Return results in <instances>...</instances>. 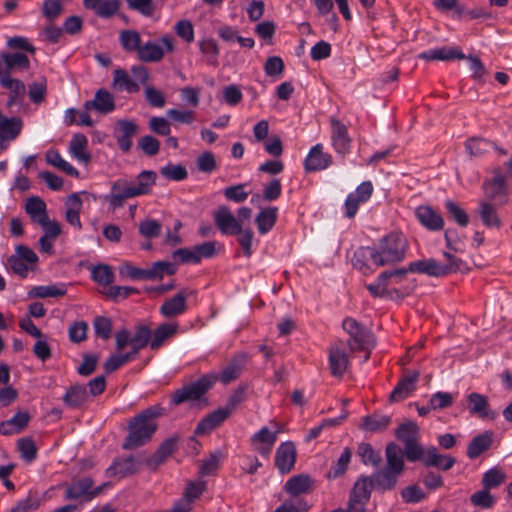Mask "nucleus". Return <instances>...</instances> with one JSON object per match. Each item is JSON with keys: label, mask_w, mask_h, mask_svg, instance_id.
<instances>
[{"label": "nucleus", "mask_w": 512, "mask_h": 512, "mask_svg": "<svg viewBox=\"0 0 512 512\" xmlns=\"http://www.w3.org/2000/svg\"><path fill=\"white\" fill-rule=\"evenodd\" d=\"M408 270H410V273L423 274L429 277H446L442 263L434 258L412 261L408 264Z\"/></svg>", "instance_id": "22"}, {"label": "nucleus", "mask_w": 512, "mask_h": 512, "mask_svg": "<svg viewBox=\"0 0 512 512\" xmlns=\"http://www.w3.org/2000/svg\"><path fill=\"white\" fill-rule=\"evenodd\" d=\"M113 75V83L118 90L127 91L129 93L139 91L138 84L129 77L125 70L116 69L114 70Z\"/></svg>", "instance_id": "48"}, {"label": "nucleus", "mask_w": 512, "mask_h": 512, "mask_svg": "<svg viewBox=\"0 0 512 512\" xmlns=\"http://www.w3.org/2000/svg\"><path fill=\"white\" fill-rule=\"evenodd\" d=\"M178 330V324L177 323H163L158 328H156L151 333V341H150V348L152 350L159 349L163 343L174 336L177 333Z\"/></svg>", "instance_id": "37"}, {"label": "nucleus", "mask_w": 512, "mask_h": 512, "mask_svg": "<svg viewBox=\"0 0 512 512\" xmlns=\"http://www.w3.org/2000/svg\"><path fill=\"white\" fill-rule=\"evenodd\" d=\"M479 215L482 223L488 228H500L501 220L497 214L496 208L488 203L481 202L479 206Z\"/></svg>", "instance_id": "43"}, {"label": "nucleus", "mask_w": 512, "mask_h": 512, "mask_svg": "<svg viewBox=\"0 0 512 512\" xmlns=\"http://www.w3.org/2000/svg\"><path fill=\"white\" fill-rule=\"evenodd\" d=\"M46 161L70 176L78 177L79 175L78 170L64 160L58 151H48L46 154Z\"/></svg>", "instance_id": "53"}, {"label": "nucleus", "mask_w": 512, "mask_h": 512, "mask_svg": "<svg viewBox=\"0 0 512 512\" xmlns=\"http://www.w3.org/2000/svg\"><path fill=\"white\" fill-rule=\"evenodd\" d=\"M91 278L101 286H110L114 282L115 274L111 266L99 264L91 269Z\"/></svg>", "instance_id": "42"}, {"label": "nucleus", "mask_w": 512, "mask_h": 512, "mask_svg": "<svg viewBox=\"0 0 512 512\" xmlns=\"http://www.w3.org/2000/svg\"><path fill=\"white\" fill-rule=\"evenodd\" d=\"M87 146V137L82 133H76L70 141L69 149L78 161L87 163L91 158L90 154L86 152Z\"/></svg>", "instance_id": "40"}, {"label": "nucleus", "mask_w": 512, "mask_h": 512, "mask_svg": "<svg viewBox=\"0 0 512 512\" xmlns=\"http://www.w3.org/2000/svg\"><path fill=\"white\" fill-rule=\"evenodd\" d=\"M418 461H422L426 467H435L443 471L450 470L456 463V459L450 455L440 454L436 447L423 448Z\"/></svg>", "instance_id": "12"}, {"label": "nucleus", "mask_w": 512, "mask_h": 512, "mask_svg": "<svg viewBox=\"0 0 512 512\" xmlns=\"http://www.w3.org/2000/svg\"><path fill=\"white\" fill-rule=\"evenodd\" d=\"M506 480L505 473L499 468H492L484 473L482 485L485 489H493L502 485Z\"/></svg>", "instance_id": "57"}, {"label": "nucleus", "mask_w": 512, "mask_h": 512, "mask_svg": "<svg viewBox=\"0 0 512 512\" xmlns=\"http://www.w3.org/2000/svg\"><path fill=\"white\" fill-rule=\"evenodd\" d=\"M108 484L94 486V481L90 477H83L73 481L65 491V498L86 503L92 501L103 491Z\"/></svg>", "instance_id": "6"}, {"label": "nucleus", "mask_w": 512, "mask_h": 512, "mask_svg": "<svg viewBox=\"0 0 512 512\" xmlns=\"http://www.w3.org/2000/svg\"><path fill=\"white\" fill-rule=\"evenodd\" d=\"M351 263L363 275H370L374 272L373 266L379 268L373 247H359L354 252Z\"/></svg>", "instance_id": "16"}, {"label": "nucleus", "mask_w": 512, "mask_h": 512, "mask_svg": "<svg viewBox=\"0 0 512 512\" xmlns=\"http://www.w3.org/2000/svg\"><path fill=\"white\" fill-rule=\"evenodd\" d=\"M330 124L333 148L338 154H347L351 148V138L347 126L336 118H331Z\"/></svg>", "instance_id": "19"}, {"label": "nucleus", "mask_w": 512, "mask_h": 512, "mask_svg": "<svg viewBox=\"0 0 512 512\" xmlns=\"http://www.w3.org/2000/svg\"><path fill=\"white\" fill-rule=\"evenodd\" d=\"M137 471L136 461L132 457L123 460L115 461L108 469L107 472L111 476L124 477L133 474Z\"/></svg>", "instance_id": "47"}, {"label": "nucleus", "mask_w": 512, "mask_h": 512, "mask_svg": "<svg viewBox=\"0 0 512 512\" xmlns=\"http://www.w3.org/2000/svg\"><path fill=\"white\" fill-rule=\"evenodd\" d=\"M469 412L481 419H495L496 413L489 409V402L486 396L473 392L468 395Z\"/></svg>", "instance_id": "31"}, {"label": "nucleus", "mask_w": 512, "mask_h": 512, "mask_svg": "<svg viewBox=\"0 0 512 512\" xmlns=\"http://www.w3.org/2000/svg\"><path fill=\"white\" fill-rule=\"evenodd\" d=\"M0 84L9 91V99L6 103L7 107L11 108L14 105L23 103L26 95V87L21 80L12 78L9 73H2Z\"/></svg>", "instance_id": "20"}, {"label": "nucleus", "mask_w": 512, "mask_h": 512, "mask_svg": "<svg viewBox=\"0 0 512 512\" xmlns=\"http://www.w3.org/2000/svg\"><path fill=\"white\" fill-rule=\"evenodd\" d=\"M23 121L19 117H7L0 111V153L21 133Z\"/></svg>", "instance_id": "10"}, {"label": "nucleus", "mask_w": 512, "mask_h": 512, "mask_svg": "<svg viewBox=\"0 0 512 512\" xmlns=\"http://www.w3.org/2000/svg\"><path fill=\"white\" fill-rule=\"evenodd\" d=\"M218 381V374L211 372L203 375L197 381L189 383L176 390L171 397L174 405H179L186 401H197L206 394Z\"/></svg>", "instance_id": "4"}, {"label": "nucleus", "mask_w": 512, "mask_h": 512, "mask_svg": "<svg viewBox=\"0 0 512 512\" xmlns=\"http://www.w3.org/2000/svg\"><path fill=\"white\" fill-rule=\"evenodd\" d=\"M396 437L404 444V454L408 461L416 462L420 458L423 447L418 443L419 427L415 422L408 421L401 424Z\"/></svg>", "instance_id": "5"}, {"label": "nucleus", "mask_w": 512, "mask_h": 512, "mask_svg": "<svg viewBox=\"0 0 512 512\" xmlns=\"http://www.w3.org/2000/svg\"><path fill=\"white\" fill-rule=\"evenodd\" d=\"M131 181L127 179H118L113 182L110 193L105 196V200L113 208H120L124 205L125 200L135 198Z\"/></svg>", "instance_id": "14"}, {"label": "nucleus", "mask_w": 512, "mask_h": 512, "mask_svg": "<svg viewBox=\"0 0 512 512\" xmlns=\"http://www.w3.org/2000/svg\"><path fill=\"white\" fill-rule=\"evenodd\" d=\"M277 441V432H271L267 427H262L250 438L252 448L260 455L268 457Z\"/></svg>", "instance_id": "21"}, {"label": "nucleus", "mask_w": 512, "mask_h": 512, "mask_svg": "<svg viewBox=\"0 0 512 512\" xmlns=\"http://www.w3.org/2000/svg\"><path fill=\"white\" fill-rule=\"evenodd\" d=\"M378 266H386L401 262L405 258L407 240L400 233H390L381 238L374 246Z\"/></svg>", "instance_id": "2"}, {"label": "nucleus", "mask_w": 512, "mask_h": 512, "mask_svg": "<svg viewBox=\"0 0 512 512\" xmlns=\"http://www.w3.org/2000/svg\"><path fill=\"white\" fill-rule=\"evenodd\" d=\"M176 271L175 264L168 261H157L147 269V280H161L165 274L174 275Z\"/></svg>", "instance_id": "45"}, {"label": "nucleus", "mask_w": 512, "mask_h": 512, "mask_svg": "<svg viewBox=\"0 0 512 512\" xmlns=\"http://www.w3.org/2000/svg\"><path fill=\"white\" fill-rule=\"evenodd\" d=\"M296 447L292 441L281 443L276 449L275 466L281 474L289 473L295 466Z\"/></svg>", "instance_id": "17"}, {"label": "nucleus", "mask_w": 512, "mask_h": 512, "mask_svg": "<svg viewBox=\"0 0 512 512\" xmlns=\"http://www.w3.org/2000/svg\"><path fill=\"white\" fill-rule=\"evenodd\" d=\"M419 58L426 61H450L455 59H465L466 56L463 54L460 48L452 47H440L423 51L419 54Z\"/></svg>", "instance_id": "28"}, {"label": "nucleus", "mask_w": 512, "mask_h": 512, "mask_svg": "<svg viewBox=\"0 0 512 512\" xmlns=\"http://www.w3.org/2000/svg\"><path fill=\"white\" fill-rule=\"evenodd\" d=\"M66 294V289L64 286L57 285H40L33 287L28 296L30 298H48V297H60Z\"/></svg>", "instance_id": "49"}, {"label": "nucleus", "mask_w": 512, "mask_h": 512, "mask_svg": "<svg viewBox=\"0 0 512 512\" xmlns=\"http://www.w3.org/2000/svg\"><path fill=\"white\" fill-rule=\"evenodd\" d=\"M400 474L387 468L380 469L370 477L374 483V488L381 491H389L395 488Z\"/></svg>", "instance_id": "32"}, {"label": "nucleus", "mask_w": 512, "mask_h": 512, "mask_svg": "<svg viewBox=\"0 0 512 512\" xmlns=\"http://www.w3.org/2000/svg\"><path fill=\"white\" fill-rule=\"evenodd\" d=\"M352 451L349 447H345L337 462L333 464L327 474L328 478L336 479L342 476L348 467V464L351 461Z\"/></svg>", "instance_id": "52"}, {"label": "nucleus", "mask_w": 512, "mask_h": 512, "mask_svg": "<svg viewBox=\"0 0 512 512\" xmlns=\"http://www.w3.org/2000/svg\"><path fill=\"white\" fill-rule=\"evenodd\" d=\"M466 150L472 156H481L488 152L492 148H496L495 145L484 138H471L465 143Z\"/></svg>", "instance_id": "54"}, {"label": "nucleus", "mask_w": 512, "mask_h": 512, "mask_svg": "<svg viewBox=\"0 0 512 512\" xmlns=\"http://www.w3.org/2000/svg\"><path fill=\"white\" fill-rule=\"evenodd\" d=\"M119 42L126 52H138L141 47V36L136 30H123L119 34Z\"/></svg>", "instance_id": "46"}, {"label": "nucleus", "mask_w": 512, "mask_h": 512, "mask_svg": "<svg viewBox=\"0 0 512 512\" xmlns=\"http://www.w3.org/2000/svg\"><path fill=\"white\" fill-rule=\"evenodd\" d=\"M329 370L333 377L342 378L349 367V357L342 342L330 345L328 349Z\"/></svg>", "instance_id": "11"}, {"label": "nucleus", "mask_w": 512, "mask_h": 512, "mask_svg": "<svg viewBox=\"0 0 512 512\" xmlns=\"http://www.w3.org/2000/svg\"><path fill=\"white\" fill-rule=\"evenodd\" d=\"M444 206L449 217L453 219L459 226L466 227L468 225L469 217L467 213L456 202L448 199L444 202Z\"/></svg>", "instance_id": "56"}, {"label": "nucleus", "mask_w": 512, "mask_h": 512, "mask_svg": "<svg viewBox=\"0 0 512 512\" xmlns=\"http://www.w3.org/2000/svg\"><path fill=\"white\" fill-rule=\"evenodd\" d=\"M229 411L222 407L206 415L197 425L195 433L204 435L210 433L216 427L220 426L228 417Z\"/></svg>", "instance_id": "30"}, {"label": "nucleus", "mask_w": 512, "mask_h": 512, "mask_svg": "<svg viewBox=\"0 0 512 512\" xmlns=\"http://www.w3.org/2000/svg\"><path fill=\"white\" fill-rule=\"evenodd\" d=\"M492 437L493 433L490 431H485L484 433L474 437L468 445L467 456L470 459H475L483 452L487 451L492 445Z\"/></svg>", "instance_id": "34"}, {"label": "nucleus", "mask_w": 512, "mask_h": 512, "mask_svg": "<svg viewBox=\"0 0 512 512\" xmlns=\"http://www.w3.org/2000/svg\"><path fill=\"white\" fill-rule=\"evenodd\" d=\"M25 211L30 216L32 221L36 223H39L48 217L46 203L37 196H32L27 199L25 204Z\"/></svg>", "instance_id": "39"}, {"label": "nucleus", "mask_w": 512, "mask_h": 512, "mask_svg": "<svg viewBox=\"0 0 512 512\" xmlns=\"http://www.w3.org/2000/svg\"><path fill=\"white\" fill-rule=\"evenodd\" d=\"M160 43L163 45V48L151 41L141 44L137 52L138 59L146 63L159 62L163 59L165 52H174V39L171 35L165 34L161 36Z\"/></svg>", "instance_id": "7"}, {"label": "nucleus", "mask_w": 512, "mask_h": 512, "mask_svg": "<svg viewBox=\"0 0 512 512\" xmlns=\"http://www.w3.org/2000/svg\"><path fill=\"white\" fill-rule=\"evenodd\" d=\"M195 294L189 288L181 289L176 295L166 299L160 306L159 312L165 318H174L184 314L187 309V299Z\"/></svg>", "instance_id": "8"}, {"label": "nucleus", "mask_w": 512, "mask_h": 512, "mask_svg": "<svg viewBox=\"0 0 512 512\" xmlns=\"http://www.w3.org/2000/svg\"><path fill=\"white\" fill-rule=\"evenodd\" d=\"M163 414V408L152 405L135 415L128 424V435L122 445L125 450H132L147 444L156 432L157 418Z\"/></svg>", "instance_id": "1"}, {"label": "nucleus", "mask_w": 512, "mask_h": 512, "mask_svg": "<svg viewBox=\"0 0 512 512\" xmlns=\"http://www.w3.org/2000/svg\"><path fill=\"white\" fill-rule=\"evenodd\" d=\"M373 190L371 181H364L357 186L354 192L349 193L344 203L345 216L350 219L353 218L359 206L371 198Z\"/></svg>", "instance_id": "9"}, {"label": "nucleus", "mask_w": 512, "mask_h": 512, "mask_svg": "<svg viewBox=\"0 0 512 512\" xmlns=\"http://www.w3.org/2000/svg\"><path fill=\"white\" fill-rule=\"evenodd\" d=\"M94 331L97 337L107 340L112 334V321L105 316H96L93 321Z\"/></svg>", "instance_id": "62"}, {"label": "nucleus", "mask_w": 512, "mask_h": 512, "mask_svg": "<svg viewBox=\"0 0 512 512\" xmlns=\"http://www.w3.org/2000/svg\"><path fill=\"white\" fill-rule=\"evenodd\" d=\"M86 111L96 110L102 114H108L115 109V102L112 94L105 89L96 91L94 99L84 103Z\"/></svg>", "instance_id": "26"}, {"label": "nucleus", "mask_w": 512, "mask_h": 512, "mask_svg": "<svg viewBox=\"0 0 512 512\" xmlns=\"http://www.w3.org/2000/svg\"><path fill=\"white\" fill-rule=\"evenodd\" d=\"M314 489V480L308 474H298L292 476L284 485L287 494L293 497L302 494H308Z\"/></svg>", "instance_id": "25"}, {"label": "nucleus", "mask_w": 512, "mask_h": 512, "mask_svg": "<svg viewBox=\"0 0 512 512\" xmlns=\"http://www.w3.org/2000/svg\"><path fill=\"white\" fill-rule=\"evenodd\" d=\"M417 220L430 231H440L444 227L443 217L428 205H421L416 208Z\"/></svg>", "instance_id": "24"}, {"label": "nucleus", "mask_w": 512, "mask_h": 512, "mask_svg": "<svg viewBox=\"0 0 512 512\" xmlns=\"http://www.w3.org/2000/svg\"><path fill=\"white\" fill-rule=\"evenodd\" d=\"M391 423V417L382 414L368 415L363 418L362 429L370 432L385 430Z\"/></svg>", "instance_id": "44"}, {"label": "nucleus", "mask_w": 512, "mask_h": 512, "mask_svg": "<svg viewBox=\"0 0 512 512\" xmlns=\"http://www.w3.org/2000/svg\"><path fill=\"white\" fill-rule=\"evenodd\" d=\"M420 373L418 370H405L403 377L399 380L390 394L391 402H399L408 398L416 389V383Z\"/></svg>", "instance_id": "15"}, {"label": "nucleus", "mask_w": 512, "mask_h": 512, "mask_svg": "<svg viewBox=\"0 0 512 512\" xmlns=\"http://www.w3.org/2000/svg\"><path fill=\"white\" fill-rule=\"evenodd\" d=\"M357 455L365 465L378 466L381 462L379 451H375L371 444L362 442L357 447Z\"/></svg>", "instance_id": "50"}, {"label": "nucleus", "mask_w": 512, "mask_h": 512, "mask_svg": "<svg viewBox=\"0 0 512 512\" xmlns=\"http://www.w3.org/2000/svg\"><path fill=\"white\" fill-rule=\"evenodd\" d=\"M2 60L5 65L3 73L10 74L15 69L27 70L30 66L29 58L24 53H5L2 55Z\"/></svg>", "instance_id": "41"}, {"label": "nucleus", "mask_w": 512, "mask_h": 512, "mask_svg": "<svg viewBox=\"0 0 512 512\" xmlns=\"http://www.w3.org/2000/svg\"><path fill=\"white\" fill-rule=\"evenodd\" d=\"M278 218V208L268 207L262 209L256 216L255 222L261 235L267 234L273 229Z\"/></svg>", "instance_id": "36"}, {"label": "nucleus", "mask_w": 512, "mask_h": 512, "mask_svg": "<svg viewBox=\"0 0 512 512\" xmlns=\"http://www.w3.org/2000/svg\"><path fill=\"white\" fill-rule=\"evenodd\" d=\"M176 35L187 43H192L195 38L194 26L190 20L183 19L176 22L174 26Z\"/></svg>", "instance_id": "63"}, {"label": "nucleus", "mask_w": 512, "mask_h": 512, "mask_svg": "<svg viewBox=\"0 0 512 512\" xmlns=\"http://www.w3.org/2000/svg\"><path fill=\"white\" fill-rule=\"evenodd\" d=\"M17 449L20 453L21 458L26 462L31 463L36 459L37 448L32 438L25 437L19 439L17 441Z\"/></svg>", "instance_id": "58"}, {"label": "nucleus", "mask_w": 512, "mask_h": 512, "mask_svg": "<svg viewBox=\"0 0 512 512\" xmlns=\"http://www.w3.org/2000/svg\"><path fill=\"white\" fill-rule=\"evenodd\" d=\"M214 221L222 234L236 235L242 232V223L237 220L227 206H220L216 210Z\"/></svg>", "instance_id": "18"}, {"label": "nucleus", "mask_w": 512, "mask_h": 512, "mask_svg": "<svg viewBox=\"0 0 512 512\" xmlns=\"http://www.w3.org/2000/svg\"><path fill=\"white\" fill-rule=\"evenodd\" d=\"M160 174L166 179L173 181H182L188 177L186 168L180 164H167L160 169Z\"/></svg>", "instance_id": "61"}, {"label": "nucleus", "mask_w": 512, "mask_h": 512, "mask_svg": "<svg viewBox=\"0 0 512 512\" xmlns=\"http://www.w3.org/2000/svg\"><path fill=\"white\" fill-rule=\"evenodd\" d=\"M129 9L137 11L144 17H152L157 11L154 0H125Z\"/></svg>", "instance_id": "59"}, {"label": "nucleus", "mask_w": 512, "mask_h": 512, "mask_svg": "<svg viewBox=\"0 0 512 512\" xmlns=\"http://www.w3.org/2000/svg\"><path fill=\"white\" fill-rule=\"evenodd\" d=\"M63 403L70 409L83 407L89 400L87 387L81 384L71 385L63 395Z\"/></svg>", "instance_id": "29"}, {"label": "nucleus", "mask_w": 512, "mask_h": 512, "mask_svg": "<svg viewBox=\"0 0 512 512\" xmlns=\"http://www.w3.org/2000/svg\"><path fill=\"white\" fill-rule=\"evenodd\" d=\"M245 357L243 355L233 357L227 366L223 369L222 373L218 375V380L223 384H229L236 380L244 367Z\"/></svg>", "instance_id": "38"}, {"label": "nucleus", "mask_w": 512, "mask_h": 512, "mask_svg": "<svg viewBox=\"0 0 512 512\" xmlns=\"http://www.w3.org/2000/svg\"><path fill=\"white\" fill-rule=\"evenodd\" d=\"M151 338V330L147 325H138L135 328V333L131 337V348H136L139 351L145 348Z\"/></svg>", "instance_id": "60"}, {"label": "nucleus", "mask_w": 512, "mask_h": 512, "mask_svg": "<svg viewBox=\"0 0 512 512\" xmlns=\"http://www.w3.org/2000/svg\"><path fill=\"white\" fill-rule=\"evenodd\" d=\"M342 327L350 336L348 340L350 350L366 351L365 360H368L370 351L375 346L372 333L351 317H347L343 320Z\"/></svg>", "instance_id": "3"}, {"label": "nucleus", "mask_w": 512, "mask_h": 512, "mask_svg": "<svg viewBox=\"0 0 512 512\" xmlns=\"http://www.w3.org/2000/svg\"><path fill=\"white\" fill-rule=\"evenodd\" d=\"M246 187V184H237L227 187L224 189L223 195L227 200L233 201L235 203H242L247 199L249 195V192L245 190Z\"/></svg>", "instance_id": "64"}, {"label": "nucleus", "mask_w": 512, "mask_h": 512, "mask_svg": "<svg viewBox=\"0 0 512 512\" xmlns=\"http://www.w3.org/2000/svg\"><path fill=\"white\" fill-rule=\"evenodd\" d=\"M157 174L154 171L144 170L135 179L131 181L136 197L148 195L156 184Z\"/></svg>", "instance_id": "33"}, {"label": "nucleus", "mask_w": 512, "mask_h": 512, "mask_svg": "<svg viewBox=\"0 0 512 512\" xmlns=\"http://www.w3.org/2000/svg\"><path fill=\"white\" fill-rule=\"evenodd\" d=\"M372 488H374V483L371 477L362 476L354 484L351 496L369 501Z\"/></svg>", "instance_id": "55"}, {"label": "nucleus", "mask_w": 512, "mask_h": 512, "mask_svg": "<svg viewBox=\"0 0 512 512\" xmlns=\"http://www.w3.org/2000/svg\"><path fill=\"white\" fill-rule=\"evenodd\" d=\"M201 53L206 57V61L209 65H217L219 47L217 42L213 38H205L198 42Z\"/></svg>", "instance_id": "51"}, {"label": "nucleus", "mask_w": 512, "mask_h": 512, "mask_svg": "<svg viewBox=\"0 0 512 512\" xmlns=\"http://www.w3.org/2000/svg\"><path fill=\"white\" fill-rule=\"evenodd\" d=\"M486 196L490 200L504 203L506 201V178L499 171L495 172L493 179L483 184Z\"/></svg>", "instance_id": "27"}, {"label": "nucleus", "mask_w": 512, "mask_h": 512, "mask_svg": "<svg viewBox=\"0 0 512 512\" xmlns=\"http://www.w3.org/2000/svg\"><path fill=\"white\" fill-rule=\"evenodd\" d=\"M385 454L387 462L385 468L401 475L405 469V464L403 460V451L400 447L395 443H389L386 446Z\"/></svg>", "instance_id": "35"}, {"label": "nucleus", "mask_w": 512, "mask_h": 512, "mask_svg": "<svg viewBox=\"0 0 512 512\" xmlns=\"http://www.w3.org/2000/svg\"><path fill=\"white\" fill-rule=\"evenodd\" d=\"M80 195L88 196L89 194L85 191L81 193H73L69 195L66 199V212H65V220L68 224L76 228L77 230L82 229V223L80 220V212L83 207L82 199Z\"/></svg>", "instance_id": "23"}, {"label": "nucleus", "mask_w": 512, "mask_h": 512, "mask_svg": "<svg viewBox=\"0 0 512 512\" xmlns=\"http://www.w3.org/2000/svg\"><path fill=\"white\" fill-rule=\"evenodd\" d=\"M332 164V156L324 152V147L318 143L311 147L304 160L306 172H316L327 169Z\"/></svg>", "instance_id": "13"}]
</instances>
